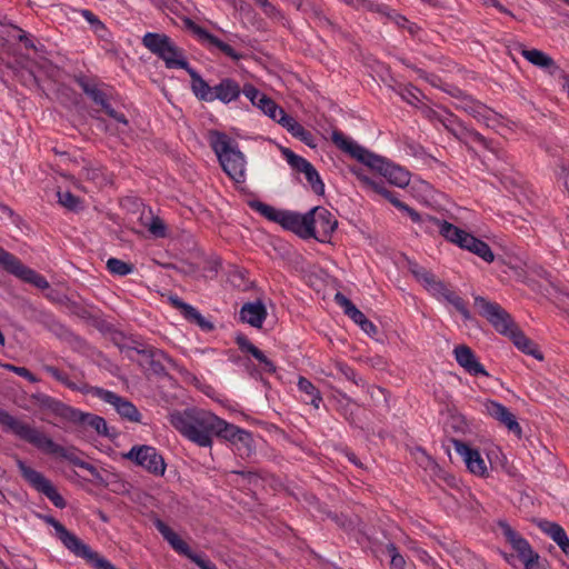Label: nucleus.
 Wrapping results in <instances>:
<instances>
[{"instance_id": "59", "label": "nucleus", "mask_w": 569, "mask_h": 569, "mask_svg": "<svg viewBox=\"0 0 569 569\" xmlns=\"http://www.w3.org/2000/svg\"><path fill=\"white\" fill-rule=\"evenodd\" d=\"M520 560L523 562L525 569H542L539 562L540 557L536 551H532L530 556H525V558Z\"/></svg>"}, {"instance_id": "41", "label": "nucleus", "mask_w": 569, "mask_h": 569, "mask_svg": "<svg viewBox=\"0 0 569 569\" xmlns=\"http://www.w3.org/2000/svg\"><path fill=\"white\" fill-rule=\"evenodd\" d=\"M510 337L515 343V346L521 350L522 352L535 357L538 360H542V355L538 350L537 346L526 337L521 331H517L516 329L510 333Z\"/></svg>"}, {"instance_id": "33", "label": "nucleus", "mask_w": 569, "mask_h": 569, "mask_svg": "<svg viewBox=\"0 0 569 569\" xmlns=\"http://www.w3.org/2000/svg\"><path fill=\"white\" fill-rule=\"evenodd\" d=\"M409 270L413 274V277L426 288L428 292H430L432 296L437 292L439 288H441V284L443 283L437 277L426 269L425 267L416 263L410 262Z\"/></svg>"}, {"instance_id": "52", "label": "nucleus", "mask_w": 569, "mask_h": 569, "mask_svg": "<svg viewBox=\"0 0 569 569\" xmlns=\"http://www.w3.org/2000/svg\"><path fill=\"white\" fill-rule=\"evenodd\" d=\"M288 132H290L295 138L305 142L307 146H312L313 143L312 134L306 130L298 121H296L293 126L289 128Z\"/></svg>"}, {"instance_id": "55", "label": "nucleus", "mask_w": 569, "mask_h": 569, "mask_svg": "<svg viewBox=\"0 0 569 569\" xmlns=\"http://www.w3.org/2000/svg\"><path fill=\"white\" fill-rule=\"evenodd\" d=\"M2 369L12 371V372L17 373L18 376L23 377L33 383L39 381V379L30 370H28L24 367H17V366L9 365V363H7V365L2 363Z\"/></svg>"}, {"instance_id": "45", "label": "nucleus", "mask_w": 569, "mask_h": 569, "mask_svg": "<svg viewBox=\"0 0 569 569\" xmlns=\"http://www.w3.org/2000/svg\"><path fill=\"white\" fill-rule=\"evenodd\" d=\"M81 16L90 23L92 31L101 39H107L109 32L100 19L90 10L83 9Z\"/></svg>"}, {"instance_id": "56", "label": "nucleus", "mask_w": 569, "mask_h": 569, "mask_svg": "<svg viewBox=\"0 0 569 569\" xmlns=\"http://www.w3.org/2000/svg\"><path fill=\"white\" fill-rule=\"evenodd\" d=\"M387 551L391 557V566L396 569H403L406 561L405 558L398 552L397 547L393 543L387 546Z\"/></svg>"}, {"instance_id": "23", "label": "nucleus", "mask_w": 569, "mask_h": 569, "mask_svg": "<svg viewBox=\"0 0 569 569\" xmlns=\"http://www.w3.org/2000/svg\"><path fill=\"white\" fill-rule=\"evenodd\" d=\"M486 412L501 425H503L510 432L520 436L522 430L518 423L516 416L500 402L488 400L485 403Z\"/></svg>"}, {"instance_id": "49", "label": "nucleus", "mask_w": 569, "mask_h": 569, "mask_svg": "<svg viewBox=\"0 0 569 569\" xmlns=\"http://www.w3.org/2000/svg\"><path fill=\"white\" fill-rule=\"evenodd\" d=\"M282 153L286 157L288 163L299 172L303 173L306 169H308V167L311 164L308 160L296 154L290 149H283Z\"/></svg>"}, {"instance_id": "18", "label": "nucleus", "mask_w": 569, "mask_h": 569, "mask_svg": "<svg viewBox=\"0 0 569 569\" xmlns=\"http://www.w3.org/2000/svg\"><path fill=\"white\" fill-rule=\"evenodd\" d=\"M435 116L437 117V121L456 138L461 139L463 134L468 133L475 142L491 149L488 140L482 134L477 131L468 130L453 113L443 111L442 113H435Z\"/></svg>"}, {"instance_id": "63", "label": "nucleus", "mask_w": 569, "mask_h": 569, "mask_svg": "<svg viewBox=\"0 0 569 569\" xmlns=\"http://www.w3.org/2000/svg\"><path fill=\"white\" fill-rule=\"evenodd\" d=\"M49 321L52 322V326L49 327L50 331L57 336L64 335L66 328L60 322H58L53 317H49Z\"/></svg>"}, {"instance_id": "9", "label": "nucleus", "mask_w": 569, "mask_h": 569, "mask_svg": "<svg viewBox=\"0 0 569 569\" xmlns=\"http://www.w3.org/2000/svg\"><path fill=\"white\" fill-rule=\"evenodd\" d=\"M153 525L176 552L190 559L200 569H217L216 565L204 555L194 553L190 547L162 520L156 519Z\"/></svg>"}, {"instance_id": "28", "label": "nucleus", "mask_w": 569, "mask_h": 569, "mask_svg": "<svg viewBox=\"0 0 569 569\" xmlns=\"http://www.w3.org/2000/svg\"><path fill=\"white\" fill-rule=\"evenodd\" d=\"M240 320L254 328H260L267 317V310L261 301L247 302L240 309Z\"/></svg>"}, {"instance_id": "25", "label": "nucleus", "mask_w": 569, "mask_h": 569, "mask_svg": "<svg viewBox=\"0 0 569 569\" xmlns=\"http://www.w3.org/2000/svg\"><path fill=\"white\" fill-rule=\"evenodd\" d=\"M67 422L82 429L90 428L101 436H106L108 433L107 422L102 417L90 412H83L76 408H72V412L70 413Z\"/></svg>"}, {"instance_id": "43", "label": "nucleus", "mask_w": 569, "mask_h": 569, "mask_svg": "<svg viewBox=\"0 0 569 569\" xmlns=\"http://www.w3.org/2000/svg\"><path fill=\"white\" fill-rule=\"evenodd\" d=\"M298 389L303 392L307 397L305 401L312 405L315 408H319L322 402L320 391L313 386V383L305 377H300L298 380Z\"/></svg>"}, {"instance_id": "2", "label": "nucleus", "mask_w": 569, "mask_h": 569, "mask_svg": "<svg viewBox=\"0 0 569 569\" xmlns=\"http://www.w3.org/2000/svg\"><path fill=\"white\" fill-rule=\"evenodd\" d=\"M2 426L7 427L17 438L32 445L41 452L62 458L73 466L87 470L92 476L98 475L93 465L83 461L79 457L80 451L77 448L58 445L36 426L4 412H2Z\"/></svg>"}, {"instance_id": "11", "label": "nucleus", "mask_w": 569, "mask_h": 569, "mask_svg": "<svg viewBox=\"0 0 569 569\" xmlns=\"http://www.w3.org/2000/svg\"><path fill=\"white\" fill-rule=\"evenodd\" d=\"M123 458L134 462L137 466L142 467L148 472L157 477L164 475V459L152 446H133L127 453L123 455Z\"/></svg>"}, {"instance_id": "34", "label": "nucleus", "mask_w": 569, "mask_h": 569, "mask_svg": "<svg viewBox=\"0 0 569 569\" xmlns=\"http://www.w3.org/2000/svg\"><path fill=\"white\" fill-rule=\"evenodd\" d=\"M401 211L406 212L410 217V219L415 223H418L421 227V229H423L426 232L432 233L435 231H438L441 234L442 223L446 222L445 220H439L429 214L422 216L409 206H406Z\"/></svg>"}, {"instance_id": "54", "label": "nucleus", "mask_w": 569, "mask_h": 569, "mask_svg": "<svg viewBox=\"0 0 569 569\" xmlns=\"http://www.w3.org/2000/svg\"><path fill=\"white\" fill-rule=\"evenodd\" d=\"M241 93H243L250 102L258 108V100H261V98H267L268 96L260 92L256 87H253L250 83H246L241 88Z\"/></svg>"}, {"instance_id": "35", "label": "nucleus", "mask_w": 569, "mask_h": 569, "mask_svg": "<svg viewBox=\"0 0 569 569\" xmlns=\"http://www.w3.org/2000/svg\"><path fill=\"white\" fill-rule=\"evenodd\" d=\"M190 78H191V89L197 98L200 100L212 102L213 101V87H210L202 77L188 64V68H184Z\"/></svg>"}, {"instance_id": "7", "label": "nucleus", "mask_w": 569, "mask_h": 569, "mask_svg": "<svg viewBox=\"0 0 569 569\" xmlns=\"http://www.w3.org/2000/svg\"><path fill=\"white\" fill-rule=\"evenodd\" d=\"M331 140L341 151L348 153L350 157L357 159L370 169L378 171L380 174L388 163L383 157L378 156L358 144L352 139L346 137L341 131H332Z\"/></svg>"}, {"instance_id": "26", "label": "nucleus", "mask_w": 569, "mask_h": 569, "mask_svg": "<svg viewBox=\"0 0 569 569\" xmlns=\"http://www.w3.org/2000/svg\"><path fill=\"white\" fill-rule=\"evenodd\" d=\"M499 527L503 538L517 552L519 559L531 555L533 549L531 548L530 543L519 532L512 529L509 523L500 521Z\"/></svg>"}, {"instance_id": "57", "label": "nucleus", "mask_w": 569, "mask_h": 569, "mask_svg": "<svg viewBox=\"0 0 569 569\" xmlns=\"http://www.w3.org/2000/svg\"><path fill=\"white\" fill-rule=\"evenodd\" d=\"M400 97L402 98V100H405L406 102L415 106L417 102L420 101L419 99V96H420V91L417 89V88H403L400 90L399 92Z\"/></svg>"}, {"instance_id": "38", "label": "nucleus", "mask_w": 569, "mask_h": 569, "mask_svg": "<svg viewBox=\"0 0 569 569\" xmlns=\"http://www.w3.org/2000/svg\"><path fill=\"white\" fill-rule=\"evenodd\" d=\"M41 518L46 523L53 527L57 538L62 542V545L68 550L71 551L80 541V539L74 533L70 532L61 522L56 520L53 517L42 516Z\"/></svg>"}, {"instance_id": "61", "label": "nucleus", "mask_w": 569, "mask_h": 569, "mask_svg": "<svg viewBox=\"0 0 569 569\" xmlns=\"http://www.w3.org/2000/svg\"><path fill=\"white\" fill-rule=\"evenodd\" d=\"M180 312L190 322L192 320H194V318L199 313V311L194 307H192L191 305H188V303L183 305V307L181 308Z\"/></svg>"}, {"instance_id": "14", "label": "nucleus", "mask_w": 569, "mask_h": 569, "mask_svg": "<svg viewBox=\"0 0 569 569\" xmlns=\"http://www.w3.org/2000/svg\"><path fill=\"white\" fill-rule=\"evenodd\" d=\"M2 268L38 289H50V284L43 276L24 266L18 258L4 250H2Z\"/></svg>"}, {"instance_id": "53", "label": "nucleus", "mask_w": 569, "mask_h": 569, "mask_svg": "<svg viewBox=\"0 0 569 569\" xmlns=\"http://www.w3.org/2000/svg\"><path fill=\"white\" fill-rule=\"evenodd\" d=\"M345 3L351 6V7H355L357 9H366V10H369V11H377V12H380V13H386L387 12V8L386 7H382L380 4H377V3H373L369 0H345L343 1Z\"/></svg>"}, {"instance_id": "31", "label": "nucleus", "mask_w": 569, "mask_h": 569, "mask_svg": "<svg viewBox=\"0 0 569 569\" xmlns=\"http://www.w3.org/2000/svg\"><path fill=\"white\" fill-rule=\"evenodd\" d=\"M357 177L368 190L382 196L385 199H387L389 202H391L399 210H402L407 206L405 202L399 200V198L397 197V194L395 192L388 190L385 187V183L382 180L377 181V180L370 179L369 177H367L362 173H357Z\"/></svg>"}, {"instance_id": "32", "label": "nucleus", "mask_w": 569, "mask_h": 569, "mask_svg": "<svg viewBox=\"0 0 569 569\" xmlns=\"http://www.w3.org/2000/svg\"><path fill=\"white\" fill-rule=\"evenodd\" d=\"M236 342L241 351L250 353L259 362L263 372L273 373L276 371L274 363L247 337L238 336Z\"/></svg>"}, {"instance_id": "29", "label": "nucleus", "mask_w": 569, "mask_h": 569, "mask_svg": "<svg viewBox=\"0 0 569 569\" xmlns=\"http://www.w3.org/2000/svg\"><path fill=\"white\" fill-rule=\"evenodd\" d=\"M3 41L7 43H13L18 41L19 44L26 49H36L34 43L26 31L11 22H7L6 19L2 18V48L4 47Z\"/></svg>"}, {"instance_id": "24", "label": "nucleus", "mask_w": 569, "mask_h": 569, "mask_svg": "<svg viewBox=\"0 0 569 569\" xmlns=\"http://www.w3.org/2000/svg\"><path fill=\"white\" fill-rule=\"evenodd\" d=\"M453 356L460 367L465 369L471 376H483L488 377L489 373L485 367L479 362L475 352L470 347L466 345L457 346L453 349Z\"/></svg>"}, {"instance_id": "8", "label": "nucleus", "mask_w": 569, "mask_h": 569, "mask_svg": "<svg viewBox=\"0 0 569 569\" xmlns=\"http://www.w3.org/2000/svg\"><path fill=\"white\" fill-rule=\"evenodd\" d=\"M17 466L22 478L34 490L46 496L57 508L63 509L66 507V500L44 475L27 466L21 459H17Z\"/></svg>"}, {"instance_id": "16", "label": "nucleus", "mask_w": 569, "mask_h": 569, "mask_svg": "<svg viewBox=\"0 0 569 569\" xmlns=\"http://www.w3.org/2000/svg\"><path fill=\"white\" fill-rule=\"evenodd\" d=\"M140 355V363L147 370L154 375H164L168 367H174V361L162 350L151 346L138 349Z\"/></svg>"}, {"instance_id": "47", "label": "nucleus", "mask_w": 569, "mask_h": 569, "mask_svg": "<svg viewBox=\"0 0 569 569\" xmlns=\"http://www.w3.org/2000/svg\"><path fill=\"white\" fill-rule=\"evenodd\" d=\"M258 108L270 119L277 121L283 109L279 107L271 98H261L258 100Z\"/></svg>"}, {"instance_id": "46", "label": "nucleus", "mask_w": 569, "mask_h": 569, "mask_svg": "<svg viewBox=\"0 0 569 569\" xmlns=\"http://www.w3.org/2000/svg\"><path fill=\"white\" fill-rule=\"evenodd\" d=\"M333 369L343 376L347 380L352 381L356 386L365 387L366 382L361 377H358L356 371L342 361H335Z\"/></svg>"}, {"instance_id": "21", "label": "nucleus", "mask_w": 569, "mask_h": 569, "mask_svg": "<svg viewBox=\"0 0 569 569\" xmlns=\"http://www.w3.org/2000/svg\"><path fill=\"white\" fill-rule=\"evenodd\" d=\"M519 50L521 56L535 67L543 70L552 77L561 76L562 69L556 63V61L546 52L539 49H527L520 44Z\"/></svg>"}, {"instance_id": "51", "label": "nucleus", "mask_w": 569, "mask_h": 569, "mask_svg": "<svg viewBox=\"0 0 569 569\" xmlns=\"http://www.w3.org/2000/svg\"><path fill=\"white\" fill-rule=\"evenodd\" d=\"M59 203L64 208L77 211L80 208V199L70 191L58 192Z\"/></svg>"}, {"instance_id": "3", "label": "nucleus", "mask_w": 569, "mask_h": 569, "mask_svg": "<svg viewBox=\"0 0 569 569\" xmlns=\"http://www.w3.org/2000/svg\"><path fill=\"white\" fill-rule=\"evenodd\" d=\"M209 144L218 157L223 171L236 182L246 180V159L238 143L228 134L213 130L209 132Z\"/></svg>"}, {"instance_id": "48", "label": "nucleus", "mask_w": 569, "mask_h": 569, "mask_svg": "<svg viewBox=\"0 0 569 569\" xmlns=\"http://www.w3.org/2000/svg\"><path fill=\"white\" fill-rule=\"evenodd\" d=\"M107 268L112 274H117V276L130 274L134 269L133 264L124 262L117 258L108 259Z\"/></svg>"}, {"instance_id": "17", "label": "nucleus", "mask_w": 569, "mask_h": 569, "mask_svg": "<svg viewBox=\"0 0 569 569\" xmlns=\"http://www.w3.org/2000/svg\"><path fill=\"white\" fill-rule=\"evenodd\" d=\"M249 207L260 213L262 217L268 219L269 221L277 222L282 226L284 229L293 231L296 214L297 212L288 211V210H278L274 207L263 203L259 200L249 201Z\"/></svg>"}, {"instance_id": "30", "label": "nucleus", "mask_w": 569, "mask_h": 569, "mask_svg": "<svg viewBox=\"0 0 569 569\" xmlns=\"http://www.w3.org/2000/svg\"><path fill=\"white\" fill-rule=\"evenodd\" d=\"M240 94L241 87L231 78H224L213 87V101L220 100L223 103H230L237 100Z\"/></svg>"}, {"instance_id": "60", "label": "nucleus", "mask_w": 569, "mask_h": 569, "mask_svg": "<svg viewBox=\"0 0 569 569\" xmlns=\"http://www.w3.org/2000/svg\"><path fill=\"white\" fill-rule=\"evenodd\" d=\"M192 323H196L199 326L203 331H212L214 326L211 321L207 320L200 312L197 315L194 320L191 321Z\"/></svg>"}, {"instance_id": "12", "label": "nucleus", "mask_w": 569, "mask_h": 569, "mask_svg": "<svg viewBox=\"0 0 569 569\" xmlns=\"http://www.w3.org/2000/svg\"><path fill=\"white\" fill-rule=\"evenodd\" d=\"M455 97L458 100L456 104L458 109L466 111L488 128L497 129L502 124V117L480 101L460 91H458V94H455Z\"/></svg>"}, {"instance_id": "20", "label": "nucleus", "mask_w": 569, "mask_h": 569, "mask_svg": "<svg viewBox=\"0 0 569 569\" xmlns=\"http://www.w3.org/2000/svg\"><path fill=\"white\" fill-rule=\"evenodd\" d=\"M187 26L202 43L208 46V48H216L220 50L233 61H238L242 58V54L238 53L231 46L221 41L218 37L208 32L204 28L198 26L193 21L188 20Z\"/></svg>"}, {"instance_id": "44", "label": "nucleus", "mask_w": 569, "mask_h": 569, "mask_svg": "<svg viewBox=\"0 0 569 569\" xmlns=\"http://www.w3.org/2000/svg\"><path fill=\"white\" fill-rule=\"evenodd\" d=\"M302 13L307 16L309 19L313 20L318 26H332L330 19L325 14L321 6H319L315 0H308L306 9Z\"/></svg>"}, {"instance_id": "40", "label": "nucleus", "mask_w": 569, "mask_h": 569, "mask_svg": "<svg viewBox=\"0 0 569 569\" xmlns=\"http://www.w3.org/2000/svg\"><path fill=\"white\" fill-rule=\"evenodd\" d=\"M42 369L49 373L52 378H54L57 381L62 383L64 387L73 390V391H80V392H90V388L86 383H76L72 381L68 375L57 367L50 366V365H43Z\"/></svg>"}, {"instance_id": "5", "label": "nucleus", "mask_w": 569, "mask_h": 569, "mask_svg": "<svg viewBox=\"0 0 569 569\" xmlns=\"http://www.w3.org/2000/svg\"><path fill=\"white\" fill-rule=\"evenodd\" d=\"M142 44L154 56L161 59L168 69L188 68L184 52L170 37L164 33L147 32L142 37Z\"/></svg>"}, {"instance_id": "62", "label": "nucleus", "mask_w": 569, "mask_h": 569, "mask_svg": "<svg viewBox=\"0 0 569 569\" xmlns=\"http://www.w3.org/2000/svg\"><path fill=\"white\" fill-rule=\"evenodd\" d=\"M276 122H278L284 129H287V131H289V128H291V126H293V123L296 122V119L293 117L289 116L288 113H286V111L283 110Z\"/></svg>"}, {"instance_id": "15", "label": "nucleus", "mask_w": 569, "mask_h": 569, "mask_svg": "<svg viewBox=\"0 0 569 569\" xmlns=\"http://www.w3.org/2000/svg\"><path fill=\"white\" fill-rule=\"evenodd\" d=\"M90 393L106 403L111 405L118 415L130 422H140L141 413L137 407L128 399L117 395L113 391L100 387H91Z\"/></svg>"}, {"instance_id": "58", "label": "nucleus", "mask_w": 569, "mask_h": 569, "mask_svg": "<svg viewBox=\"0 0 569 569\" xmlns=\"http://www.w3.org/2000/svg\"><path fill=\"white\" fill-rule=\"evenodd\" d=\"M148 230L156 237L166 236V226L159 217H152Z\"/></svg>"}, {"instance_id": "64", "label": "nucleus", "mask_w": 569, "mask_h": 569, "mask_svg": "<svg viewBox=\"0 0 569 569\" xmlns=\"http://www.w3.org/2000/svg\"><path fill=\"white\" fill-rule=\"evenodd\" d=\"M360 328L369 336H375L377 333V327L369 320L366 319L361 325Z\"/></svg>"}, {"instance_id": "13", "label": "nucleus", "mask_w": 569, "mask_h": 569, "mask_svg": "<svg viewBox=\"0 0 569 569\" xmlns=\"http://www.w3.org/2000/svg\"><path fill=\"white\" fill-rule=\"evenodd\" d=\"M79 84L83 92L101 109L112 118L119 126L117 129L120 133H127L129 131V121L122 112L113 109L109 102L108 94L94 83H90L86 80H80Z\"/></svg>"}, {"instance_id": "4", "label": "nucleus", "mask_w": 569, "mask_h": 569, "mask_svg": "<svg viewBox=\"0 0 569 569\" xmlns=\"http://www.w3.org/2000/svg\"><path fill=\"white\" fill-rule=\"evenodd\" d=\"M293 232L301 238H315L325 242L336 230L338 221L330 211L322 207H315L305 214H296Z\"/></svg>"}, {"instance_id": "22", "label": "nucleus", "mask_w": 569, "mask_h": 569, "mask_svg": "<svg viewBox=\"0 0 569 569\" xmlns=\"http://www.w3.org/2000/svg\"><path fill=\"white\" fill-rule=\"evenodd\" d=\"M453 448L457 453L463 459L468 470L477 476H485L487 473V465L477 449L470 448L461 440H452Z\"/></svg>"}, {"instance_id": "19", "label": "nucleus", "mask_w": 569, "mask_h": 569, "mask_svg": "<svg viewBox=\"0 0 569 569\" xmlns=\"http://www.w3.org/2000/svg\"><path fill=\"white\" fill-rule=\"evenodd\" d=\"M31 401L41 411L51 413L62 421H68L70 413L72 412L71 406L63 403L62 401L46 395L43 392H36L31 396Z\"/></svg>"}, {"instance_id": "36", "label": "nucleus", "mask_w": 569, "mask_h": 569, "mask_svg": "<svg viewBox=\"0 0 569 569\" xmlns=\"http://www.w3.org/2000/svg\"><path fill=\"white\" fill-rule=\"evenodd\" d=\"M433 297L438 300H445L452 305L456 310L460 312L463 319L469 320L471 318V315L463 299L459 297L455 291H452L445 282L441 284V288L437 290Z\"/></svg>"}, {"instance_id": "42", "label": "nucleus", "mask_w": 569, "mask_h": 569, "mask_svg": "<svg viewBox=\"0 0 569 569\" xmlns=\"http://www.w3.org/2000/svg\"><path fill=\"white\" fill-rule=\"evenodd\" d=\"M336 302L343 309V312L357 325H361L367 317L346 296L338 292L335 296Z\"/></svg>"}, {"instance_id": "6", "label": "nucleus", "mask_w": 569, "mask_h": 569, "mask_svg": "<svg viewBox=\"0 0 569 569\" xmlns=\"http://www.w3.org/2000/svg\"><path fill=\"white\" fill-rule=\"evenodd\" d=\"M441 236L458 247L477 254L486 262H492L495 260L492 250L485 241L448 221L442 223Z\"/></svg>"}, {"instance_id": "50", "label": "nucleus", "mask_w": 569, "mask_h": 569, "mask_svg": "<svg viewBox=\"0 0 569 569\" xmlns=\"http://www.w3.org/2000/svg\"><path fill=\"white\" fill-rule=\"evenodd\" d=\"M303 173H305L308 182L311 184L312 190L317 194H323L325 184H323L322 180L320 179V176H319L318 171L316 170V168L312 164H310Z\"/></svg>"}, {"instance_id": "39", "label": "nucleus", "mask_w": 569, "mask_h": 569, "mask_svg": "<svg viewBox=\"0 0 569 569\" xmlns=\"http://www.w3.org/2000/svg\"><path fill=\"white\" fill-rule=\"evenodd\" d=\"M381 176H383L391 184L399 188H405L410 182L409 172L399 166L390 163L389 161L381 172Z\"/></svg>"}, {"instance_id": "1", "label": "nucleus", "mask_w": 569, "mask_h": 569, "mask_svg": "<svg viewBox=\"0 0 569 569\" xmlns=\"http://www.w3.org/2000/svg\"><path fill=\"white\" fill-rule=\"evenodd\" d=\"M169 421L184 438L199 447L210 448L213 437L244 445L251 440V435L247 430L229 423L211 411L199 408L174 410L169 413Z\"/></svg>"}, {"instance_id": "37", "label": "nucleus", "mask_w": 569, "mask_h": 569, "mask_svg": "<svg viewBox=\"0 0 569 569\" xmlns=\"http://www.w3.org/2000/svg\"><path fill=\"white\" fill-rule=\"evenodd\" d=\"M540 528L560 547L562 552L569 558V538L563 528L558 523L550 521L541 522Z\"/></svg>"}, {"instance_id": "27", "label": "nucleus", "mask_w": 569, "mask_h": 569, "mask_svg": "<svg viewBox=\"0 0 569 569\" xmlns=\"http://www.w3.org/2000/svg\"><path fill=\"white\" fill-rule=\"evenodd\" d=\"M77 557L84 559L94 569H117L108 559L93 551L82 540L71 550Z\"/></svg>"}, {"instance_id": "10", "label": "nucleus", "mask_w": 569, "mask_h": 569, "mask_svg": "<svg viewBox=\"0 0 569 569\" xmlns=\"http://www.w3.org/2000/svg\"><path fill=\"white\" fill-rule=\"evenodd\" d=\"M475 306L479 309V313L485 317L498 332L510 336L516 329L510 315L500 305L477 296L475 297Z\"/></svg>"}]
</instances>
